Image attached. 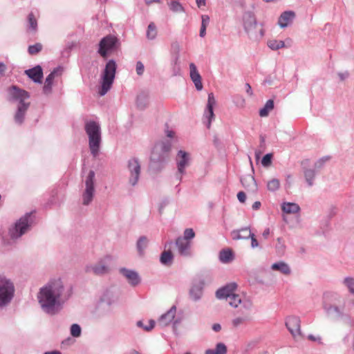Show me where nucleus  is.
Here are the masks:
<instances>
[{
	"mask_svg": "<svg viewBox=\"0 0 354 354\" xmlns=\"http://www.w3.org/2000/svg\"><path fill=\"white\" fill-rule=\"evenodd\" d=\"M71 297L70 290L66 288L61 279L50 281L39 289L38 302L42 310L50 315H55Z\"/></svg>",
	"mask_w": 354,
	"mask_h": 354,
	"instance_id": "f257e3e1",
	"label": "nucleus"
},
{
	"mask_svg": "<svg viewBox=\"0 0 354 354\" xmlns=\"http://www.w3.org/2000/svg\"><path fill=\"white\" fill-rule=\"evenodd\" d=\"M7 100L10 102H17V109L14 114V122L18 125H21L25 120L26 114L30 103L26 102L30 97L29 93L19 87L12 85L7 90Z\"/></svg>",
	"mask_w": 354,
	"mask_h": 354,
	"instance_id": "f03ea898",
	"label": "nucleus"
},
{
	"mask_svg": "<svg viewBox=\"0 0 354 354\" xmlns=\"http://www.w3.org/2000/svg\"><path fill=\"white\" fill-rule=\"evenodd\" d=\"M171 147V143L169 140L160 141L154 145L150 156V167L152 169L160 171L163 168L169 158Z\"/></svg>",
	"mask_w": 354,
	"mask_h": 354,
	"instance_id": "7ed1b4c3",
	"label": "nucleus"
},
{
	"mask_svg": "<svg viewBox=\"0 0 354 354\" xmlns=\"http://www.w3.org/2000/svg\"><path fill=\"white\" fill-rule=\"evenodd\" d=\"M243 26L249 38L253 41H259L263 35L264 31L261 25L257 24L256 17L250 10L245 11L242 17Z\"/></svg>",
	"mask_w": 354,
	"mask_h": 354,
	"instance_id": "20e7f679",
	"label": "nucleus"
},
{
	"mask_svg": "<svg viewBox=\"0 0 354 354\" xmlns=\"http://www.w3.org/2000/svg\"><path fill=\"white\" fill-rule=\"evenodd\" d=\"M35 223L33 212L26 213L18 219L8 230V234L11 239H17L30 230Z\"/></svg>",
	"mask_w": 354,
	"mask_h": 354,
	"instance_id": "39448f33",
	"label": "nucleus"
},
{
	"mask_svg": "<svg viewBox=\"0 0 354 354\" xmlns=\"http://www.w3.org/2000/svg\"><path fill=\"white\" fill-rule=\"evenodd\" d=\"M85 131L88 137V145L93 157L98 155L101 143V130L95 121H88L85 124Z\"/></svg>",
	"mask_w": 354,
	"mask_h": 354,
	"instance_id": "423d86ee",
	"label": "nucleus"
},
{
	"mask_svg": "<svg viewBox=\"0 0 354 354\" xmlns=\"http://www.w3.org/2000/svg\"><path fill=\"white\" fill-rule=\"evenodd\" d=\"M15 287L13 281L0 274V310L7 308L14 298Z\"/></svg>",
	"mask_w": 354,
	"mask_h": 354,
	"instance_id": "0eeeda50",
	"label": "nucleus"
},
{
	"mask_svg": "<svg viewBox=\"0 0 354 354\" xmlns=\"http://www.w3.org/2000/svg\"><path fill=\"white\" fill-rule=\"evenodd\" d=\"M117 65L113 59L109 60L102 74L101 88L99 94L104 95L111 88L115 76Z\"/></svg>",
	"mask_w": 354,
	"mask_h": 354,
	"instance_id": "6e6552de",
	"label": "nucleus"
},
{
	"mask_svg": "<svg viewBox=\"0 0 354 354\" xmlns=\"http://www.w3.org/2000/svg\"><path fill=\"white\" fill-rule=\"evenodd\" d=\"M118 299V295L111 290H106L102 295L97 308V313L99 317L109 315L111 312V305Z\"/></svg>",
	"mask_w": 354,
	"mask_h": 354,
	"instance_id": "1a4fd4ad",
	"label": "nucleus"
},
{
	"mask_svg": "<svg viewBox=\"0 0 354 354\" xmlns=\"http://www.w3.org/2000/svg\"><path fill=\"white\" fill-rule=\"evenodd\" d=\"M127 170L128 174V183L135 187L140 179L141 174V165L138 158H131L127 162Z\"/></svg>",
	"mask_w": 354,
	"mask_h": 354,
	"instance_id": "9d476101",
	"label": "nucleus"
},
{
	"mask_svg": "<svg viewBox=\"0 0 354 354\" xmlns=\"http://www.w3.org/2000/svg\"><path fill=\"white\" fill-rule=\"evenodd\" d=\"M120 42L118 39L111 35L103 37L99 43L98 53L104 58L108 55L109 51H112L118 47Z\"/></svg>",
	"mask_w": 354,
	"mask_h": 354,
	"instance_id": "9b49d317",
	"label": "nucleus"
},
{
	"mask_svg": "<svg viewBox=\"0 0 354 354\" xmlns=\"http://www.w3.org/2000/svg\"><path fill=\"white\" fill-rule=\"evenodd\" d=\"M95 172L93 170L89 171L85 180L86 188L82 194V203L84 205H89L93 201L95 192L94 187Z\"/></svg>",
	"mask_w": 354,
	"mask_h": 354,
	"instance_id": "f8f14e48",
	"label": "nucleus"
},
{
	"mask_svg": "<svg viewBox=\"0 0 354 354\" xmlns=\"http://www.w3.org/2000/svg\"><path fill=\"white\" fill-rule=\"evenodd\" d=\"M189 154L186 151L180 150L178 152L176 156L178 171L176 174V177L179 181H181L182 175L185 173V169L189 165Z\"/></svg>",
	"mask_w": 354,
	"mask_h": 354,
	"instance_id": "ddd939ff",
	"label": "nucleus"
},
{
	"mask_svg": "<svg viewBox=\"0 0 354 354\" xmlns=\"http://www.w3.org/2000/svg\"><path fill=\"white\" fill-rule=\"evenodd\" d=\"M300 323L297 316H289L286 319V326L295 339L301 335Z\"/></svg>",
	"mask_w": 354,
	"mask_h": 354,
	"instance_id": "4468645a",
	"label": "nucleus"
},
{
	"mask_svg": "<svg viewBox=\"0 0 354 354\" xmlns=\"http://www.w3.org/2000/svg\"><path fill=\"white\" fill-rule=\"evenodd\" d=\"M109 256H106L104 259H101L96 263L87 266L86 268V272H92L95 275H104L109 272V268L106 263V259H110Z\"/></svg>",
	"mask_w": 354,
	"mask_h": 354,
	"instance_id": "2eb2a0df",
	"label": "nucleus"
},
{
	"mask_svg": "<svg viewBox=\"0 0 354 354\" xmlns=\"http://www.w3.org/2000/svg\"><path fill=\"white\" fill-rule=\"evenodd\" d=\"M176 313V306H172L170 309L165 313L162 314L158 319V324L161 327H165L169 325L171 322L174 323V326H176L180 323L178 319L174 320Z\"/></svg>",
	"mask_w": 354,
	"mask_h": 354,
	"instance_id": "dca6fc26",
	"label": "nucleus"
},
{
	"mask_svg": "<svg viewBox=\"0 0 354 354\" xmlns=\"http://www.w3.org/2000/svg\"><path fill=\"white\" fill-rule=\"evenodd\" d=\"M119 272L122 276H124L127 279L129 283L132 286H136L141 281L138 273L133 270L127 269L126 268H122L119 270Z\"/></svg>",
	"mask_w": 354,
	"mask_h": 354,
	"instance_id": "f3484780",
	"label": "nucleus"
},
{
	"mask_svg": "<svg viewBox=\"0 0 354 354\" xmlns=\"http://www.w3.org/2000/svg\"><path fill=\"white\" fill-rule=\"evenodd\" d=\"M236 288L237 285L236 283H227L216 292V297L218 299H228L234 293Z\"/></svg>",
	"mask_w": 354,
	"mask_h": 354,
	"instance_id": "a211bd4d",
	"label": "nucleus"
},
{
	"mask_svg": "<svg viewBox=\"0 0 354 354\" xmlns=\"http://www.w3.org/2000/svg\"><path fill=\"white\" fill-rule=\"evenodd\" d=\"M216 104V100L214 95L212 93L208 94L207 104L206 106V109L205 111L204 116L206 117L208 120L207 127L209 128L211 125V122L212 120L214 118V106Z\"/></svg>",
	"mask_w": 354,
	"mask_h": 354,
	"instance_id": "6ab92c4d",
	"label": "nucleus"
},
{
	"mask_svg": "<svg viewBox=\"0 0 354 354\" xmlns=\"http://www.w3.org/2000/svg\"><path fill=\"white\" fill-rule=\"evenodd\" d=\"M176 245L178 253L183 257H189L191 255V243L185 239L178 237L176 240Z\"/></svg>",
	"mask_w": 354,
	"mask_h": 354,
	"instance_id": "aec40b11",
	"label": "nucleus"
},
{
	"mask_svg": "<svg viewBox=\"0 0 354 354\" xmlns=\"http://www.w3.org/2000/svg\"><path fill=\"white\" fill-rule=\"evenodd\" d=\"M189 71L190 78L194 84L196 90L201 91L203 87L201 82L202 78L197 70L196 66L194 63L189 64Z\"/></svg>",
	"mask_w": 354,
	"mask_h": 354,
	"instance_id": "412c9836",
	"label": "nucleus"
},
{
	"mask_svg": "<svg viewBox=\"0 0 354 354\" xmlns=\"http://www.w3.org/2000/svg\"><path fill=\"white\" fill-rule=\"evenodd\" d=\"M323 308L327 316L330 317L338 319L344 316L342 310H341L340 308L337 306H333L326 302H324Z\"/></svg>",
	"mask_w": 354,
	"mask_h": 354,
	"instance_id": "4be33fe9",
	"label": "nucleus"
},
{
	"mask_svg": "<svg viewBox=\"0 0 354 354\" xmlns=\"http://www.w3.org/2000/svg\"><path fill=\"white\" fill-rule=\"evenodd\" d=\"M25 74L35 83H41L43 78L42 68L37 65L32 68L25 71Z\"/></svg>",
	"mask_w": 354,
	"mask_h": 354,
	"instance_id": "5701e85b",
	"label": "nucleus"
},
{
	"mask_svg": "<svg viewBox=\"0 0 354 354\" xmlns=\"http://www.w3.org/2000/svg\"><path fill=\"white\" fill-rule=\"evenodd\" d=\"M295 17V13L293 11H285L279 17L278 24L281 28H284L292 22Z\"/></svg>",
	"mask_w": 354,
	"mask_h": 354,
	"instance_id": "b1692460",
	"label": "nucleus"
},
{
	"mask_svg": "<svg viewBox=\"0 0 354 354\" xmlns=\"http://www.w3.org/2000/svg\"><path fill=\"white\" fill-rule=\"evenodd\" d=\"M233 240L248 239L252 235L249 227L234 230L231 232Z\"/></svg>",
	"mask_w": 354,
	"mask_h": 354,
	"instance_id": "393cba45",
	"label": "nucleus"
},
{
	"mask_svg": "<svg viewBox=\"0 0 354 354\" xmlns=\"http://www.w3.org/2000/svg\"><path fill=\"white\" fill-rule=\"evenodd\" d=\"M243 186L249 191L255 192L257 190V184L253 176L245 175L241 178Z\"/></svg>",
	"mask_w": 354,
	"mask_h": 354,
	"instance_id": "a878e982",
	"label": "nucleus"
},
{
	"mask_svg": "<svg viewBox=\"0 0 354 354\" xmlns=\"http://www.w3.org/2000/svg\"><path fill=\"white\" fill-rule=\"evenodd\" d=\"M59 71V68H55L46 77L44 82V85L43 87V92L46 95H48L52 91V86L53 80L55 76L57 75Z\"/></svg>",
	"mask_w": 354,
	"mask_h": 354,
	"instance_id": "bb28decb",
	"label": "nucleus"
},
{
	"mask_svg": "<svg viewBox=\"0 0 354 354\" xmlns=\"http://www.w3.org/2000/svg\"><path fill=\"white\" fill-rule=\"evenodd\" d=\"M203 282L201 281L199 284L193 285L189 290V296L194 301H198L203 295Z\"/></svg>",
	"mask_w": 354,
	"mask_h": 354,
	"instance_id": "cd10ccee",
	"label": "nucleus"
},
{
	"mask_svg": "<svg viewBox=\"0 0 354 354\" xmlns=\"http://www.w3.org/2000/svg\"><path fill=\"white\" fill-rule=\"evenodd\" d=\"M303 173L305 180L308 187H312L314 185V181L316 177V171L315 169H310L306 167H303Z\"/></svg>",
	"mask_w": 354,
	"mask_h": 354,
	"instance_id": "c85d7f7f",
	"label": "nucleus"
},
{
	"mask_svg": "<svg viewBox=\"0 0 354 354\" xmlns=\"http://www.w3.org/2000/svg\"><path fill=\"white\" fill-rule=\"evenodd\" d=\"M234 258V253L229 248L221 250L219 252L218 259L223 263H229L233 261Z\"/></svg>",
	"mask_w": 354,
	"mask_h": 354,
	"instance_id": "c756f323",
	"label": "nucleus"
},
{
	"mask_svg": "<svg viewBox=\"0 0 354 354\" xmlns=\"http://www.w3.org/2000/svg\"><path fill=\"white\" fill-rule=\"evenodd\" d=\"M271 268L272 270L279 271L285 275H288L291 272L290 266L284 261H279L273 263L271 266Z\"/></svg>",
	"mask_w": 354,
	"mask_h": 354,
	"instance_id": "7c9ffc66",
	"label": "nucleus"
},
{
	"mask_svg": "<svg viewBox=\"0 0 354 354\" xmlns=\"http://www.w3.org/2000/svg\"><path fill=\"white\" fill-rule=\"evenodd\" d=\"M149 96L148 94L144 92L138 95L136 99V106L140 110H144L147 107Z\"/></svg>",
	"mask_w": 354,
	"mask_h": 354,
	"instance_id": "2f4dec72",
	"label": "nucleus"
},
{
	"mask_svg": "<svg viewBox=\"0 0 354 354\" xmlns=\"http://www.w3.org/2000/svg\"><path fill=\"white\" fill-rule=\"evenodd\" d=\"M281 209L286 214H295L299 212V206L295 203H283L281 205Z\"/></svg>",
	"mask_w": 354,
	"mask_h": 354,
	"instance_id": "473e14b6",
	"label": "nucleus"
},
{
	"mask_svg": "<svg viewBox=\"0 0 354 354\" xmlns=\"http://www.w3.org/2000/svg\"><path fill=\"white\" fill-rule=\"evenodd\" d=\"M227 346L223 343H218L214 349H207L205 351V354H226Z\"/></svg>",
	"mask_w": 354,
	"mask_h": 354,
	"instance_id": "72a5a7b5",
	"label": "nucleus"
},
{
	"mask_svg": "<svg viewBox=\"0 0 354 354\" xmlns=\"http://www.w3.org/2000/svg\"><path fill=\"white\" fill-rule=\"evenodd\" d=\"M148 245V239L145 236H140L136 243V248L140 255H143Z\"/></svg>",
	"mask_w": 354,
	"mask_h": 354,
	"instance_id": "f704fd0d",
	"label": "nucleus"
},
{
	"mask_svg": "<svg viewBox=\"0 0 354 354\" xmlns=\"http://www.w3.org/2000/svg\"><path fill=\"white\" fill-rule=\"evenodd\" d=\"M274 109V101L272 100H268L264 106L259 110V115L261 117H267L269 112Z\"/></svg>",
	"mask_w": 354,
	"mask_h": 354,
	"instance_id": "c9c22d12",
	"label": "nucleus"
},
{
	"mask_svg": "<svg viewBox=\"0 0 354 354\" xmlns=\"http://www.w3.org/2000/svg\"><path fill=\"white\" fill-rule=\"evenodd\" d=\"M252 320L251 317L249 315H246L243 317H238L232 319V324L234 328H237L241 325L245 324L248 322Z\"/></svg>",
	"mask_w": 354,
	"mask_h": 354,
	"instance_id": "e433bc0d",
	"label": "nucleus"
},
{
	"mask_svg": "<svg viewBox=\"0 0 354 354\" xmlns=\"http://www.w3.org/2000/svg\"><path fill=\"white\" fill-rule=\"evenodd\" d=\"M173 260V254L171 251H164L160 258V261L163 265H169Z\"/></svg>",
	"mask_w": 354,
	"mask_h": 354,
	"instance_id": "4c0bfd02",
	"label": "nucleus"
},
{
	"mask_svg": "<svg viewBox=\"0 0 354 354\" xmlns=\"http://www.w3.org/2000/svg\"><path fill=\"white\" fill-rule=\"evenodd\" d=\"M169 9L174 12H184L185 9L182 4L178 1H171L168 3Z\"/></svg>",
	"mask_w": 354,
	"mask_h": 354,
	"instance_id": "58836bf2",
	"label": "nucleus"
},
{
	"mask_svg": "<svg viewBox=\"0 0 354 354\" xmlns=\"http://www.w3.org/2000/svg\"><path fill=\"white\" fill-rule=\"evenodd\" d=\"M268 46L273 50H277L285 47V43L281 40L272 39L268 41Z\"/></svg>",
	"mask_w": 354,
	"mask_h": 354,
	"instance_id": "ea45409f",
	"label": "nucleus"
},
{
	"mask_svg": "<svg viewBox=\"0 0 354 354\" xmlns=\"http://www.w3.org/2000/svg\"><path fill=\"white\" fill-rule=\"evenodd\" d=\"M280 187V181L277 178H272L267 183V189L270 192H275Z\"/></svg>",
	"mask_w": 354,
	"mask_h": 354,
	"instance_id": "a19ab883",
	"label": "nucleus"
},
{
	"mask_svg": "<svg viewBox=\"0 0 354 354\" xmlns=\"http://www.w3.org/2000/svg\"><path fill=\"white\" fill-rule=\"evenodd\" d=\"M171 51L174 54L175 63L178 62L180 58V46L178 41H174L171 44Z\"/></svg>",
	"mask_w": 354,
	"mask_h": 354,
	"instance_id": "79ce46f5",
	"label": "nucleus"
},
{
	"mask_svg": "<svg viewBox=\"0 0 354 354\" xmlns=\"http://www.w3.org/2000/svg\"><path fill=\"white\" fill-rule=\"evenodd\" d=\"M342 283L348 288L351 293L354 294V277H345Z\"/></svg>",
	"mask_w": 354,
	"mask_h": 354,
	"instance_id": "37998d69",
	"label": "nucleus"
},
{
	"mask_svg": "<svg viewBox=\"0 0 354 354\" xmlns=\"http://www.w3.org/2000/svg\"><path fill=\"white\" fill-rule=\"evenodd\" d=\"M157 35L156 27L153 23H150L147 30V37L149 39H153Z\"/></svg>",
	"mask_w": 354,
	"mask_h": 354,
	"instance_id": "c03bdc74",
	"label": "nucleus"
},
{
	"mask_svg": "<svg viewBox=\"0 0 354 354\" xmlns=\"http://www.w3.org/2000/svg\"><path fill=\"white\" fill-rule=\"evenodd\" d=\"M136 325L140 328H142L146 331H150L155 326V321L150 319L148 321V324L147 325H145L142 321H138L137 322Z\"/></svg>",
	"mask_w": 354,
	"mask_h": 354,
	"instance_id": "a18cd8bd",
	"label": "nucleus"
},
{
	"mask_svg": "<svg viewBox=\"0 0 354 354\" xmlns=\"http://www.w3.org/2000/svg\"><path fill=\"white\" fill-rule=\"evenodd\" d=\"M228 299L229 304L234 308H237L238 306L241 304L242 302L240 296L234 293L232 295H231V297Z\"/></svg>",
	"mask_w": 354,
	"mask_h": 354,
	"instance_id": "49530a36",
	"label": "nucleus"
},
{
	"mask_svg": "<svg viewBox=\"0 0 354 354\" xmlns=\"http://www.w3.org/2000/svg\"><path fill=\"white\" fill-rule=\"evenodd\" d=\"M82 329L79 324H73L71 326V335L74 337H79L81 335Z\"/></svg>",
	"mask_w": 354,
	"mask_h": 354,
	"instance_id": "de8ad7c7",
	"label": "nucleus"
},
{
	"mask_svg": "<svg viewBox=\"0 0 354 354\" xmlns=\"http://www.w3.org/2000/svg\"><path fill=\"white\" fill-rule=\"evenodd\" d=\"M42 50V45L40 43H37L34 45L29 46L28 51L30 55H35Z\"/></svg>",
	"mask_w": 354,
	"mask_h": 354,
	"instance_id": "09e8293b",
	"label": "nucleus"
},
{
	"mask_svg": "<svg viewBox=\"0 0 354 354\" xmlns=\"http://www.w3.org/2000/svg\"><path fill=\"white\" fill-rule=\"evenodd\" d=\"M28 26L29 29L36 31L37 27V20L32 13L28 15Z\"/></svg>",
	"mask_w": 354,
	"mask_h": 354,
	"instance_id": "8fccbe9b",
	"label": "nucleus"
},
{
	"mask_svg": "<svg viewBox=\"0 0 354 354\" xmlns=\"http://www.w3.org/2000/svg\"><path fill=\"white\" fill-rule=\"evenodd\" d=\"M272 153L266 154L261 160L262 165L263 167H269L272 163Z\"/></svg>",
	"mask_w": 354,
	"mask_h": 354,
	"instance_id": "3c124183",
	"label": "nucleus"
},
{
	"mask_svg": "<svg viewBox=\"0 0 354 354\" xmlns=\"http://www.w3.org/2000/svg\"><path fill=\"white\" fill-rule=\"evenodd\" d=\"M194 236H195V233H194V230L192 228H187L184 232V236L183 237L180 236L179 238L185 239V240L190 241V240L192 239H193L194 237Z\"/></svg>",
	"mask_w": 354,
	"mask_h": 354,
	"instance_id": "603ef678",
	"label": "nucleus"
},
{
	"mask_svg": "<svg viewBox=\"0 0 354 354\" xmlns=\"http://www.w3.org/2000/svg\"><path fill=\"white\" fill-rule=\"evenodd\" d=\"M234 102L236 106L243 108L245 105V99L242 96L236 95L234 97Z\"/></svg>",
	"mask_w": 354,
	"mask_h": 354,
	"instance_id": "864d4df0",
	"label": "nucleus"
},
{
	"mask_svg": "<svg viewBox=\"0 0 354 354\" xmlns=\"http://www.w3.org/2000/svg\"><path fill=\"white\" fill-rule=\"evenodd\" d=\"M171 64L173 66V67H172L173 75L174 76L179 75L180 74V67L179 66V62L176 64L175 59H173L171 62Z\"/></svg>",
	"mask_w": 354,
	"mask_h": 354,
	"instance_id": "5fc2aeb1",
	"label": "nucleus"
},
{
	"mask_svg": "<svg viewBox=\"0 0 354 354\" xmlns=\"http://www.w3.org/2000/svg\"><path fill=\"white\" fill-rule=\"evenodd\" d=\"M136 70L138 75H142L143 74L145 71V66L144 64L140 61L137 62Z\"/></svg>",
	"mask_w": 354,
	"mask_h": 354,
	"instance_id": "6e6d98bb",
	"label": "nucleus"
},
{
	"mask_svg": "<svg viewBox=\"0 0 354 354\" xmlns=\"http://www.w3.org/2000/svg\"><path fill=\"white\" fill-rule=\"evenodd\" d=\"M349 73L348 71L339 72L337 73V76L339 79V81L343 82L347 80L349 77Z\"/></svg>",
	"mask_w": 354,
	"mask_h": 354,
	"instance_id": "4d7b16f0",
	"label": "nucleus"
},
{
	"mask_svg": "<svg viewBox=\"0 0 354 354\" xmlns=\"http://www.w3.org/2000/svg\"><path fill=\"white\" fill-rule=\"evenodd\" d=\"M201 26L207 28L209 24V17L208 15H202Z\"/></svg>",
	"mask_w": 354,
	"mask_h": 354,
	"instance_id": "13d9d810",
	"label": "nucleus"
},
{
	"mask_svg": "<svg viewBox=\"0 0 354 354\" xmlns=\"http://www.w3.org/2000/svg\"><path fill=\"white\" fill-rule=\"evenodd\" d=\"M250 238L251 239V247H252V248H257L259 246V242L257 240V239L255 238L254 234H252V235L251 236H250Z\"/></svg>",
	"mask_w": 354,
	"mask_h": 354,
	"instance_id": "bf43d9fd",
	"label": "nucleus"
},
{
	"mask_svg": "<svg viewBox=\"0 0 354 354\" xmlns=\"http://www.w3.org/2000/svg\"><path fill=\"white\" fill-rule=\"evenodd\" d=\"M237 198H238V200L239 201V202L244 203L246 199V195L243 192H239L237 194Z\"/></svg>",
	"mask_w": 354,
	"mask_h": 354,
	"instance_id": "052dcab7",
	"label": "nucleus"
},
{
	"mask_svg": "<svg viewBox=\"0 0 354 354\" xmlns=\"http://www.w3.org/2000/svg\"><path fill=\"white\" fill-rule=\"evenodd\" d=\"M241 304L243 306L248 310L250 309L252 306V304L250 300H243Z\"/></svg>",
	"mask_w": 354,
	"mask_h": 354,
	"instance_id": "680f3d73",
	"label": "nucleus"
},
{
	"mask_svg": "<svg viewBox=\"0 0 354 354\" xmlns=\"http://www.w3.org/2000/svg\"><path fill=\"white\" fill-rule=\"evenodd\" d=\"M212 328L214 331L218 332L221 330V326L220 324H214Z\"/></svg>",
	"mask_w": 354,
	"mask_h": 354,
	"instance_id": "e2e57ef3",
	"label": "nucleus"
},
{
	"mask_svg": "<svg viewBox=\"0 0 354 354\" xmlns=\"http://www.w3.org/2000/svg\"><path fill=\"white\" fill-rule=\"evenodd\" d=\"M245 87H246V93L250 95V96H252L253 95V93H252V87L251 86L248 84V83H246L245 84Z\"/></svg>",
	"mask_w": 354,
	"mask_h": 354,
	"instance_id": "0e129e2a",
	"label": "nucleus"
},
{
	"mask_svg": "<svg viewBox=\"0 0 354 354\" xmlns=\"http://www.w3.org/2000/svg\"><path fill=\"white\" fill-rule=\"evenodd\" d=\"M196 5L198 8L204 6L206 4V0H196Z\"/></svg>",
	"mask_w": 354,
	"mask_h": 354,
	"instance_id": "69168bd1",
	"label": "nucleus"
},
{
	"mask_svg": "<svg viewBox=\"0 0 354 354\" xmlns=\"http://www.w3.org/2000/svg\"><path fill=\"white\" fill-rule=\"evenodd\" d=\"M261 205V204L259 201H256L253 203L252 207L254 210H257L260 208Z\"/></svg>",
	"mask_w": 354,
	"mask_h": 354,
	"instance_id": "338daca9",
	"label": "nucleus"
},
{
	"mask_svg": "<svg viewBox=\"0 0 354 354\" xmlns=\"http://www.w3.org/2000/svg\"><path fill=\"white\" fill-rule=\"evenodd\" d=\"M206 28H205V27L201 26L200 33H199V35L201 37H204L205 35H206Z\"/></svg>",
	"mask_w": 354,
	"mask_h": 354,
	"instance_id": "774afa93",
	"label": "nucleus"
}]
</instances>
